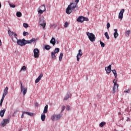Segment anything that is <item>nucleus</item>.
<instances>
[{"label":"nucleus","mask_w":131,"mask_h":131,"mask_svg":"<svg viewBox=\"0 0 131 131\" xmlns=\"http://www.w3.org/2000/svg\"><path fill=\"white\" fill-rule=\"evenodd\" d=\"M8 34L9 35V36L14 37L15 39H14V38H12V40L14 42H15L16 40H17V43L18 46H20L21 47H23V46H25V39L23 38V39H18V38H17V34L10 30L8 31Z\"/></svg>","instance_id":"f257e3e1"},{"label":"nucleus","mask_w":131,"mask_h":131,"mask_svg":"<svg viewBox=\"0 0 131 131\" xmlns=\"http://www.w3.org/2000/svg\"><path fill=\"white\" fill-rule=\"evenodd\" d=\"M76 4L74 3H71L66 9L67 14H71L72 13V10H74L75 8H76L77 5L79 3V0H76Z\"/></svg>","instance_id":"f03ea898"},{"label":"nucleus","mask_w":131,"mask_h":131,"mask_svg":"<svg viewBox=\"0 0 131 131\" xmlns=\"http://www.w3.org/2000/svg\"><path fill=\"white\" fill-rule=\"evenodd\" d=\"M49 107V105H46L45 106L43 111V113L41 115V119L42 120V121H45V120H46V113H48V108Z\"/></svg>","instance_id":"7ed1b4c3"},{"label":"nucleus","mask_w":131,"mask_h":131,"mask_svg":"<svg viewBox=\"0 0 131 131\" xmlns=\"http://www.w3.org/2000/svg\"><path fill=\"white\" fill-rule=\"evenodd\" d=\"M86 34L88 38H89L91 41L93 42L95 41V40H96V37L95 36L94 34H93V33H90L89 32H87Z\"/></svg>","instance_id":"20e7f679"},{"label":"nucleus","mask_w":131,"mask_h":131,"mask_svg":"<svg viewBox=\"0 0 131 131\" xmlns=\"http://www.w3.org/2000/svg\"><path fill=\"white\" fill-rule=\"evenodd\" d=\"M33 53H34V57L36 59H38L39 58V50L37 48H35L33 50Z\"/></svg>","instance_id":"39448f33"},{"label":"nucleus","mask_w":131,"mask_h":131,"mask_svg":"<svg viewBox=\"0 0 131 131\" xmlns=\"http://www.w3.org/2000/svg\"><path fill=\"white\" fill-rule=\"evenodd\" d=\"M20 89H21V93H23V96L26 95L27 93V88L24 86L22 85V83H20Z\"/></svg>","instance_id":"423d86ee"},{"label":"nucleus","mask_w":131,"mask_h":131,"mask_svg":"<svg viewBox=\"0 0 131 131\" xmlns=\"http://www.w3.org/2000/svg\"><path fill=\"white\" fill-rule=\"evenodd\" d=\"M36 40H37V38H32L30 40H25V45H27V43H31L32 42H36Z\"/></svg>","instance_id":"0eeeda50"},{"label":"nucleus","mask_w":131,"mask_h":131,"mask_svg":"<svg viewBox=\"0 0 131 131\" xmlns=\"http://www.w3.org/2000/svg\"><path fill=\"white\" fill-rule=\"evenodd\" d=\"M9 122H10V120H9V119H3V121L1 123V124H2V126L4 127L6 126V125H7V124H8Z\"/></svg>","instance_id":"6e6552de"},{"label":"nucleus","mask_w":131,"mask_h":131,"mask_svg":"<svg viewBox=\"0 0 131 131\" xmlns=\"http://www.w3.org/2000/svg\"><path fill=\"white\" fill-rule=\"evenodd\" d=\"M81 56H82V51L80 49L78 50V53L77 55V61H78V62H79V59Z\"/></svg>","instance_id":"1a4fd4ad"},{"label":"nucleus","mask_w":131,"mask_h":131,"mask_svg":"<svg viewBox=\"0 0 131 131\" xmlns=\"http://www.w3.org/2000/svg\"><path fill=\"white\" fill-rule=\"evenodd\" d=\"M123 13H124V9H122L119 13V19L122 20V18H123Z\"/></svg>","instance_id":"9d476101"},{"label":"nucleus","mask_w":131,"mask_h":131,"mask_svg":"<svg viewBox=\"0 0 131 131\" xmlns=\"http://www.w3.org/2000/svg\"><path fill=\"white\" fill-rule=\"evenodd\" d=\"M111 64H110L107 67H105V70L106 71V73H110L111 72Z\"/></svg>","instance_id":"9b49d317"},{"label":"nucleus","mask_w":131,"mask_h":131,"mask_svg":"<svg viewBox=\"0 0 131 131\" xmlns=\"http://www.w3.org/2000/svg\"><path fill=\"white\" fill-rule=\"evenodd\" d=\"M77 22H80L81 23H82L83 21H84V17L81 16H79L77 19Z\"/></svg>","instance_id":"f8f14e48"},{"label":"nucleus","mask_w":131,"mask_h":131,"mask_svg":"<svg viewBox=\"0 0 131 131\" xmlns=\"http://www.w3.org/2000/svg\"><path fill=\"white\" fill-rule=\"evenodd\" d=\"M117 91H118V84H115L114 85L113 92L115 93V92H117Z\"/></svg>","instance_id":"ddd939ff"},{"label":"nucleus","mask_w":131,"mask_h":131,"mask_svg":"<svg viewBox=\"0 0 131 131\" xmlns=\"http://www.w3.org/2000/svg\"><path fill=\"white\" fill-rule=\"evenodd\" d=\"M9 90V88L8 87H6V88L4 90V93L3 96L4 97H6L7 95H8V90Z\"/></svg>","instance_id":"4468645a"},{"label":"nucleus","mask_w":131,"mask_h":131,"mask_svg":"<svg viewBox=\"0 0 131 131\" xmlns=\"http://www.w3.org/2000/svg\"><path fill=\"white\" fill-rule=\"evenodd\" d=\"M115 33H114V36L115 38H117L118 37V33L117 32V29H115L114 30Z\"/></svg>","instance_id":"2eb2a0df"},{"label":"nucleus","mask_w":131,"mask_h":131,"mask_svg":"<svg viewBox=\"0 0 131 131\" xmlns=\"http://www.w3.org/2000/svg\"><path fill=\"white\" fill-rule=\"evenodd\" d=\"M71 94L70 93H68L66 96L64 97V101H67L69 98H71Z\"/></svg>","instance_id":"dca6fc26"},{"label":"nucleus","mask_w":131,"mask_h":131,"mask_svg":"<svg viewBox=\"0 0 131 131\" xmlns=\"http://www.w3.org/2000/svg\"><path fill=\"white\" fill-rule=\"evenodd\" d=\"M50 43H52L53 46H55V45H56V39H55V38H52V39L50 40Z\"/></svg>","instance_id":"f3484780"},{"label":"nucleus","mask_w":131,"mask_h":131,"mask_svg":"<svg viewBox=\"0 0 131 131\" xmlns=\"http://www.w3.org/2000/svg\"><path fill=\"white\" fill-rule=\"evenodd\" d=\"M5 112H6V109H4L3 110H1L0 111V116L2 117H4V115H5Z\"/></svg>","instance_id":"a211bd4d"},{"label":"nucleus","mask_w":131,"mask_h":131,"mask_svg":"<svg viewBox=\"0 0 131 131\" xmlns=\"http://www.w3.org/2000/svg\"><path fill=\"white\" fill-rule=\"evenodd\" d=\"M39 10H40L41 11H43L44 12H46V6L45 5H42L39 8Z\"/></svg>","instance_id":"6ab92c4d"},{"label":"nucleus","mask_w":131,"mask_h":131,"mask_svg":"<svg viewBox=\"0 0 131 131\" xmlns=\"http://www.w3.org/2000/svg\"><path fill=\"white\" fill-rule=\"evenodd\" d=\"M56 120H59L62 117V114L55 115Z\"/></svg>","instance_id":"aec40b11"},{"label":"nucleus","mask_w":131,"mask_h":131,"mask_svg":"<svg viewBox=\"0 0 131 131\" xmlns=\"http://www.w3.org/2000/svg\"><path fill=\"white\" fill-rule=\"evenodd\" d=\"M55 54L56 53L54 52H51V58L53 60H55V59H56V55Z\"/></svg>","instance_id":"412c9836"},{"label":"nucleus","mask_w":131,"mask_h":131,"mask_svg":"<svg viewBox=\"0 0 131 131\" xmlns=\"http://www.w3.org/2000/svg\"><path fill=\"white\" fill-rule=\"evenodd\" d=\"M24 114H27V115H29V116H33L34 114L32 113H29L28 112H25L24 113Z\"/></svg>","instance_id":"4be33fe9"},{"label":"nucleus","mask_w":131,"mask_h":131,"mask_svg":"<svg viewBox=\"0 0 131 131\" xmlns=\"http://www.w3.org/2000/svg\"><path fill=\"white\" fill-rule=\"evenodd\" d=\"M112 71L113 74L114 75L115 78H117V73H116V70H112Z\"/></svg>","instance_id":"5701e85b"},{"label":"nucleus","mask_w":131,"mask_h":131,"mask_svg":"<svg viewBox=\"0 0 131 131\" xmlns=\"http://www.w3.org/2000/svg\"><path fill=\"white\" fill-rule=\"evenodd\" d=\"M45 50H47V51H49L51 50V46L50 45H46L45 46Z\"/></svg>","instance_id":"b1692460"},{"label":"nucleus","mask_w":131,"mask_h":131,"mask_svg":"<svg viewBox=\"0 0 131 131\" xmlns=\"http://www.w3.org/2000/svg\"><path fill=\"white\" fill-rule=\"evenodd\" d=\"M63 53H61L59 57V61H62V59L63 58Z\"/></svg>","instance_id":"393cba45"},{"label":"nucleus","mask_w":131,"mask_h":131,"mask_svg":"<svg viewBox=\"0 0 131 131\" xmlns=\"http://www.w3.org/2000/svg\"><path fill=\"white\" fill-rule=\"evenodd\" d=\"M16 16L17 17H20L22 16V13L20 12H16Z\"/></svg>","instance_id":"a878e982"},{"label":"nucleus","mask_w":131,"mask_h":131,"mask_svg":"<svg viewBox=\"0 0 131 131\" xmlns=\"http://www.w3.org/2000/svg\"><path fill=\"white\" fill-rule=\"evenodd\" d=\"M129 34H130V30H128L125 32V35L127 36V37L129 36Z\"/></svg>","instance_id":"bb28decb"},{"label":"nucleus","mask_w":131,"mask_h":131,"mask_svg":"<svg viewBox=\"0 0 131 131\" xmlns=\"http://www.w3.org/2000/svg\"><path fill=\"white\" fill-rule=\"evenodd\" d=\"M59 52H60V49L59 48H55L54 50V53H55V54H58V53H59Z\"/></svg>","instance_id":"cd10ccee"},{"label":"nucleus","mask_w":131,"mask_h":131,"mask_svg":"<svg viewBox=\"0 0 131 131\" xmlns=\"http://www.w3.org/2000/svg\"><path fill=\"white\" fill-rule=\"evenodd\" d=\"M51 119L53 120V121H55V120H57V118H56V115H54L51 117Z\"/></svg>","instance_id":"c85d7f7f"},{"label":"nucleus","mask_w":131,"mask_h":131,"mask_svg":"<svg viewBox=\"0 0 131 131\" xmlns=\"http://www.w3.org/2000/svg\"><path fill=\"white\" fill-rule=\"evenodd\" d=\"M105 124H106V122H102L99 124V126H100V127H103Z\"/></svg>","instance_id":"c756f323"},{"label":"nucleus","mask_w":131,"mask_h":131,"mask_svg":"<svg viewBox=\"0 0 131 131\" xmlns=\"http://www.w3.org/2000/svg\"><path fill=\"white\" fill-rule=\"evenodd\" d=\"M43 12L45 11L42 10H40V9H38V13L39 16H41V14H42Z\"/></svg>","instance_id":"7c9ffc66"},{"label":"nucleus","mask_w":131,"mask_h":131,"mask_svg":"<svg viewBox=\"0 0 131 131\" xmlns=\"http://www.w3.org/2000/svg\"><path fill=\"white\" fill-rule=\"evenodd\" d=\"M104 35H105V37L107 38V39H109V38H110V37H109V35H108L107 32H106L104 33Z\"/></svg>","instance_id":"2f4dec72"},{"label":"nucleus","mask_w":131,"mask_h":131,"mask_svg":"<svg viewBox=\"0 0 131 131\" xmlns=\"http://www.w3.org/2000/svg\"><path fill=\"white\" fill-rule=\"evenodd\" d=\"M46 21H44L43 22V24H40V25L43 28H45V27H46Z\"/></svg>","instance_id":"473e14b6"},{"label":"nucleus","mask_w":131,"mask_h":131,"mask_svg":"<svg viewBox=\"0 0 131 131\" xmlns=\"http://www.w3.org/2000/svg\"><path fill=\"white\" fill-rule=\"evenodd\" d=\"M22 70H23V71H26V67H25V66H23V67L21 68V69L20 72L22 71Z\"/></svg>","instance_id":"72a5a7b5"},{"label":"nucleus","mask_w":131,"mask_h":131,"mask_svg":"<svg viewBox=\"0 0 131 131\" xmlns=\"http://www.w3.org/2000/svg\"><path fill=\"white\" fill-rule=\"evenodd\" d=\"M23 26H24V27H25V28H27L29 27V25H28V24L24 23Z\"/></svg>","instance_id":"f704fd0d"},{"label":"nucleus","mask_w":131,"mask_h":131,"mask_svg":"<svg viewBox=\"0 0 131 131\" xmlns=\"http://www.w3.org/2000/svg\"><path fill=\"white\" fill-rule=\"evenodd\" d=\"M23 35H24V36H26V35H29V33L27 32L24 31L23 32Z\"/></svg>","instance_id":"c9c22d12"},{"label":"nucleus","mask_w":131,"mask_h":131,"mask_svg":"<svg viewBox=\"0 0 131 131\" xmlns=\"http://www.w3.org/2000/svg\"><path fill=\"white\" fill-rule=\"evenodd\" d=\"M100 43L102 47V48H104L105 47V43L103 42H102V41H100Z\"/></svg>","instance_id":"e433bc0d"},{"label":"nucleus","mask_w":131,"mask_h":131,"mask_svg":"<svg viewBox=\"0 0 131 131\" xmlns=\"http://www.w3.org/2000/svg\"><path fill=\"white\" fill-rule=\"evenodd\" d=\"M68 25H69V24H68V23H67V21H66L64 23V27H65V28H66L68 27Z\"/></svg>","instance_id":"4c0bfd02"},{"label":"nucleus","mask_w":131,"mask_h":131,"mask_svg":"<svg viewBox=\"0 0 131 131\" xmlns=\"http://www.w3.org/2000/svg\"><path fill=\"white\" fill-rule=\"evenodd\" d=\"M43 76V74H40V75L38 76V79L40 80L41 79V77Z\"/></svg>","instance_id":"58836bf2"},{"label":"nucleus","mask_w":131,"mask_h":131,"mask_svg":"<svg viewBox=\"0 0 131 131\" xmlns=\"http://www.w3.org/2000/svg\"><path fill=\"white\" fill-rule=\"evenodd\" d=\"M106 28H107V29H109V28H110V23H107Z\"/></svg>","instance_id":"ea45409f"},{"label":"nucleus","mask_w":131,"mask_h":131,"mask_svg":"<svg viewBox=\"0 0 131 131\" xmlns=\"http://www.w3.org/2000/svg\"><path fill=\"white\" fill-rule=\"evenodd\" d=\"M40 80H39V79H38V78H37L36 80H35V83H38V82H39V81Z\"/></svg>","instance_id":"a19ab883"},{"label":"nucleus","mask_w":131,"mask_h":131,"mask_svg":"<svg viewBox=\"0 0 131 131\" xmlns=\"http://www.w3.org/2000/svg\"><path fill=\"white\" fill-rule=\"evenodd\" d=\"M113 82L114 84H117V80H116V78L113 80Z\"/></svg>","instance_id":"79ce46f5"},{"label":"nucleus","mask_w":131,"mask_h":131,"mask_svg":"<svg viewBox=\"0 0 131 131\" xmlns=\"http://www.w3.org/2000/svg\"><path fill=\"white\" fill-rule=\"evenodd\" d=\"M5 96H3L1 100V102H0V103H3V102H4V99H5Z\"/></svg>","instance_id":"37998d69"},{"label":"nucleus","mask_w":131,"mask_h":131,"mask_svg":"<svg viewBox=\"0 0 131 131\" xmlns=\"http://www.w3.org/2000/svg\"><path fill=\"white\" fill-rule=\"evenodd\" d=\"M65 108H66V106H65V105H63L62 106V108L61 110V112H63V111H64V110H65Z\"/></svg>","instance_id":"c03bdc74"},{"label":"nucleus","mask_w":131,"mask_h":131,"mask_svg":"<svg viewBox=\"0 0 131 131\" xmlns=\"http://www.w3.org/2000/svg\"><path fill=\"white\" fill-rule=\"evenodd\" d=\"M10 7H11V8H15L16 6H15V5L10 4Z\"/></svg>","instance_id":"a18cd8bd"},{"label":"nucleus","mask_w":131,"mask_h":131,"mask_svg":"<svg viewBox=\"0 0 131 131\" xmlns=\"http://www.w3.org/2000/svg\"><path fill=\"white\" fill-rule=\"evenodd\" d=\"M67 110H68V111L70 110V106L69 105L67 106Z\"/></svg>","instance_id":"49530a36"},{"label":"nucleus","mask_w":131,"mask_h":131,"mask_svg":"<svg viewBox=\"0 0 131 131\" xmlns=\"http://www.w3.org/2000/svg\"><path fill=\"white\" fill-rule=\"evenodd\" d=\"M84 21H89V18L84 17Z\"/></svg>","instance_id":"de8ad7c7"},{"label":"nucleus","mask_w":131,"mask_h":131,"mask_svg":"<svg viewBox=\"0 0 131 131\" xmlns=\"http://www.w3.org/2000/svg\"><path fill=\"white\" fill-rule=\"evenodd\" d=\"M124 93H127L128 94L129 93V89L127 91H124Z\"/></svg>","instance_id":"09e8293b"},{"label":"nucleus","mask_w":131,"mask_h":131,"mask_svg":"<svg viewBox=\"0 0 131 131\" xmlns=\"http://www.w3.org/2000/svg\"><path fill=\"white\" fill-rule=\"evenodd\" d=\"M21 118H24V113L21 116Z\"/></svg>","instance_id":"8fccbe9b"},{"label":"nucleus","mask_w":131,"mask_h":131,"mask_svg":"<svg viewBox=\"0 0 131 131\" xmlns=\"http://www.w3.org/2000/svg\"><path fill=\"white\" fill-rule=\"evenodd\" d=\"M0 106H3V103L0 102Z\"/></svg>","instance_id":"3c124183"},{"label":"nucleus","mask_w":131,"mask_h":131,"mask_svg":"<svg viewBox=\"0 0 131 131\" xmlns=\"http://www.w3.org/2000/svg\"><path fill=\"white\" fill-rule=\"evenodd\" d=\"M0 46H2V40L0 39Z\"/></svg>","instance_id":"603ef678"},{"label":"nucleus","mask_w":131,"mask_h":131,"mask_svg":"<svg viewBox=\"0 0 131 131\" xmlns=\"http://www.w3.org/2000/svg\"><path fill=\"white\" fill-rule=\"evenodd\" d=\"M1 8H2V4L0 2V9H1Z\"/></svg>","instance_id":"864d4df0"},{"label":"nucleus","mask_w":131,"mask_h":131,"mask_svg":"<svg viewBox=\"0 0 131 131\" xmlns=\"http://www.w3.org/2000/svg\"><path fill=\"white\" fill-rule=\"evenodd\" d=\"M128 120L130 121V119L128 118V119L127 120V121H128Z\"/></svg>","instance_id":"5fc2aeb1"}]
</instances>
